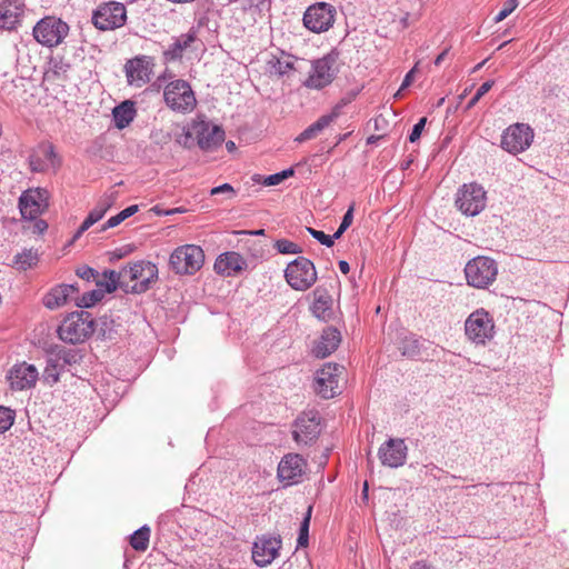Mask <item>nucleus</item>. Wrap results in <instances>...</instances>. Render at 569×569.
<instances>
[{"mask_svg": "<svg viewBox=\"0 0 569 569\" xmlns=\"http://www.w3.org/2000/svg\"><path fill=\"white\" fill-rule=\"evenodd\" d=\"M103 297L104 292L101 289L84 292L82 296L76 295V306L79 308H90L99 302Z\"/></svg>", "mask_w": 569, "mask_h": 569, "instance_id": "f704fd0d", "label": "nucleus"}, {"mask_svg": "<svg viewBox=\"0 0 569 569\" xmlns=\"http://www.w3.org/2000/svg\"><path fill=\"white\" fill-rule=\"evenodd\" d=\"M427 118H421L412 128L410 134H409V141L416 142L420 139L421 132L426 126Z\"/></svg>", "mask_w": 569, "mask_h": 569, "instance_id": "8fccbe9b", "label": "nucleus"}, {"mask_svg": "<svg viewBox=\"0 0 569 569\" xmlns=\"http://www.w3.org/2000/svg\"><path fill=\"white\" fill-rule=\"evenodd\" d=\"M486 203L487 192L479 183H465L457 192L456 206L466 216L479 214L486 208Z\"/></svg>", "mask_w": 569, "mask_h": 569, "instance_id": "0eeeda50", "label": "nucleus"}, {"mask_svg": "<svg viewBox=\"0 0 569 569\" xmlns=\"http://www.w3.org/2000/svg\"><path fill=\"white\" fill-rule=\"evenodd\" d=\"M220 193H224L229 198H232L233 196H236V191H234L233 187L230 183L220 184L218 187L212 188L211 191H210L211 196L220 194Z\"/></svg>", "mask_w": 569, "mask_h": 569, "instance_id": "864d4df0", "label": "nucleus"}, {"mask_svg": "<svg viewBox=\"0 0 569 569\" xmlns=\"http://www.w3.org/2000/svg\"><path fill=\"white\" fill-rule=\"evenodd\" d=\"M139 207L137 204H132L117 213L116 216L109 218L106 223L102 224L101 231H104L110 228H114L119 226L122 221L133 216L136 212H138Z\"/></svg>", "mask_w": 569, "mask_h": 569, "instance_id": "c9c22d12", "label": "nucleus"}, {"mask_svg": "<svg viewBox=\"0 0 569 569\" xmlns=\"http://www.w3.org/2000/svg\"><path fill=\"white\" fill-rule=\"evenodd\" d=\"M495 321L483 308L472 311L465 321V335L475 346H486L495 337Z\"/></svg>", "mask_w": 569, "mask_h": 569, "instance_id": "f03ea898", "label": "nucleus"}, {"mask_svg": "<svg viewBox=\"0 0 569 569\" xmlns=\"http://www.w3.org/2000/svg\"><path fill=\"white\" fill-rule=\"evenodd\" d=\"M76 274L79 278L89 281L91 278H96L98 276V272L89 266H80L79 268H77Z\"/></svg>", "mask_w": 569, "mask_h": 569, "instance_id": "3c124183", "label": "nucleus"}, {"mask_svg": "<svg viewBox=\"0 0 569 569\" xmlns=\"http://www.w3.org/2000/svg\"><path fill=\"white\" fill-rule=\"evenodd\" d=\"M336 8L327 2H318L308 7V17L318 18L320 33L328 31L335 23Z\"/></svg>", "mask_w": 569, "mask_h": 569, "instance_id": "bb28decb", "label": "nucleus"}, {"mask_svg": "<svg viewBox=\"0 0 569 569\" xmlns=\"http://www.w3.org/2000/svg\"><path fill=\"white\" fill-rule=\"evenodd\" d=\"M303 26L315 32V33H320V30H319V23H318V18L316 17H308V9L306 10L305 14H303Z\"/></svg>", "mask_w": 569, "mask_h": 569, "instance_id": "603ef678", "label": "nucleus"}, {"mask_svg": "<svg viewBox=\"0 0 569 569\" xmlns=\"http://www.w3.org/2000/svg\"><path fill=\"white\" fill-rule=\"evenodd\" d=\"M203 261V250L196 244L176 248L169 259L171 269L178 274H193L202 267Z\"/></svg>", "mask_w": 569, "mask_h": 569, "instance_id": "423d86ee", "label": "nucleus"}, {"mask_svg": "<svg viewBox=\"0 0 569 569\" xmlns=\"http://www.w3.org/2000/svg\"><path fill=\"white\" fill-rule=\"evenodd\" d=\"M80 353L70 348H58L49 353L47 365L43 370V379L50 386L59 381L61 372L67 370L70 366L80 362Z\"/></svg>", "mask_w": 569, "mask_h": 569, "instance_id": "6e6552de", "label": "nucleus"}, {"mask_svg": "<svg viewBox=\"0 0 569 569\" xmlns=\"http://www.w3.org/2000/svg\"><path fill=\"white\" fill-rule=\"evenodd\" d=\"M495 81L493 80H487L483 82L475 93V96L469 100V102L466 106V110L472 109L477 102L492 88Z\"/></svg>", "mask_w": 569, "mask_h": 569, "instance_id": "37998d69", "label": "nucleus"}, {"mask_svg": "<svg viewBox=\"0 0 569 569\" xmlns=\"http://www.w3.org/2000/svg\"><path fill=\"white\" fill-rule=\"evenodd\" d=\"M150 528L142 526L130 536V545L137 551H146L149 546Z\"/></svg>", "mask_w": 569, "mask_h": 569, "instance_id": "473e14b6", "label": "nucleus"}, {"mask_svg": "<svg viewBox=\"0 0 569 569\" xmlns=\"http://www.w3.org/2000/svg\"><path fill=\"white\" fill-rule=\"evenodd\" d=\"M57 154L52 143L42 142L29 157V164L32 171L42 172L49 166H56Z\"/></svg>", "mask_w": 569, "mask_h": 569, "instance_id": "a878e982", "label": "nucleus"}, {"mask_svg": "<svg viewBox=\"0 0 569 569\" xmlns=\"http://www.w3.org/2000/svg\"><path fill=\"white\" fill-rule=\"evenodd\" d=\"M447 53H448V49H445L440 54L437 56V58L433 60L435 68L441 67V62L445 59V57L447 56Z\"/></svg>", "mask_w": 569, "mask_h": 569, "instance_id": "052dcab7", "label": "nucleus"}, {"mask_svg": "<svg viewBox=\"0 0 569 569\" xmlns=\"http://www.w3.org/2000/svg\"><path fill=\"white\" fill-rule=\"evenodd\" d=\"M242 233H248L252 236H262L264 234V229L253 230V231H242Z\"/></svg>", "mask_w": 569, "mask_h": 569, "instance_id": "338daca9", "label": "nucleus"}, {"mask_svg": "<svg viewBox=\"0 0 569 569\" xmlns=\"http://www.w3.org/2000/svg\"><path fill=\"white\" fill-rule=\"evenodd\" d=\"M194 137L201 150L212 151L224 140V131L220 126L199 120L193 121L186 133V141Z\"/></svg>", "mask_w": 569, "mask_h": 569, "instance_id": "9d476101", "label": "nucleus"}, {"mask_svg": "<svg viewBox=\"0 0 569 569\" xmlns=\"http://www.w3.org/2000/svg\"><path fill=\"white\" fill-rule=\"evenodd\" d=\"M109 279H110V283H107V291L112 292L116 290L117 283L120 282L121 279H123L122 270L120 272L111 270L109 272Z\"/></svg>", "mask_w": 569, "mask_h": 569, "instance_id": "6e6d98bb", "label": "nucleus"}, {"mask_svg": "<svg viewBox=\"0 0 569 569\" xmlns=\"http://www.w3.org/2000/svg\"><path fill=\"white\" fill-rule=\"evenodd\" d=\"M79 288L76 284H57L43 297V305L50 310L61 308L70 301L76 302Z\"/></svg>", "mask_w": 569, "mask_h": 569, "instance_id": "4be33fe9", "label": "nucleus"}, {"mask_svg": "<svg viewBox=\"0 0 569 569\" xmlns=\"http://www.w3.org/2000/svg\"><path fill=\"white\" fill-rule=\"evenodd\" d=\"M38 376V369L33 365L21 362L14 365L10 369L8 373V380L10 382L11 389L24 390L32 388L36 385Z\"/></svg>", "mask_w": 569, "mask_h": 569, "instance_id": "412c9836", "label": "nucleus"}, {"mask_svg": "<svg viewBox=\"0 0 569 569\" xmlns=\"http://www.w3.org/2000/svg\"><path fill=\"white\" fill-rule=\"evenodd\" d=\"M117 191H110L100 197L94 208L89 212L79 229L72 237V241L78 240L90 227L100 221L106 212L116 203Z\"/></svg>", "mask_w": 569, "mask_h": 569, "instance_id": "aec40b11", "label": "nucleus"}, {"mask_svg": "<svg viewBox=\"0 0 569 569\" xmlns=\"http://www.w3.org/2000/svg\"><path fill=\"white\" fill-rule=\"evenodd\" d=\"M410 569H430V567L427 566L425 562L417 561L411 566Z\"/></svg>", "mask_w": 569, "mask_h": 569, "instance_id": "69168bd1", "label": "nucleus"}, {"mask_svg": "<svg viewBox=\"0 0 569 569\" xmlns=\"http://www.w3.org/2000/svg\"><path fill=\"white\" fill-rule=\"evenodd\" d=\"M353 210H355V206L351 204L348 210L346 211L343 218H342V223L346 224L347 227H350L351 223H352V220H353Z\"/></svg>", "mask_w": 569, "mask_h": 569, "instance_id": "bf43d9fd", "label": "nucleus"}, {"mask_svg": "<svg viewBox=\"0 0 569 569\" xmlns=\"http://www.w3.org/2000/svg\"><path fill=\"white\" fill-rule=\"evenodd\" d=\"M498 274L497 262L485 256L469 260L465 267L467 283L477 289H486L493 283Z\"/></svg>", "mask_w": 569, "mask_h": 569, "instance_id": "20e7f679", "label": "nucleus"}, {"mask_svg": "<svg viewBox=\"0 0 569 569\" xmlns=\"http://www.w3.org/2000/svg\"><path fill=\"white\" fill-rule=\"evenodd\" d=\"M112 117L114 126L118 129H124L136 117L134 103L130 100L121 102L119 106L113 108Z\"/></svg>", "mask_w": 569, "mask_h": 569, "instance_id": "c756f323", "label": "nucleus"}, {"mask_svg": "<svg viewBox=\"0 0 569 569\" xmlns=\"http://www.w3.org/2000/svg\"><path fill=\"white\" fill-rule=\"evenodd\" d=\"M339 269L342 273L347 274L349 271H350V266L347 261L345 260H340L339 263Z\"/></svg>", "mask_w": 569, "mask_h": 569, "instance_id": "680f3d73", "label": "nucleus"}, {"mask_svg": "<svg viewBox=\"0 0 569 569\" xmlns=\"http://www.w3.org/2000/svg\"><path fill=\"white\" fill-rule=\"evenodd\" d=\"M247 268L246 259L236 251L221 253L216 259L213 269L218 274L223 277L236 276Z\"/></svg>", "mask_w": 569, "mask_h": 569, "instance_id": "b1692460", "label": "nucleus"}, {"mask_svg": "<svg viewBox=\"0 0 569 569\" xmlns=\"http://www.w3.org/2000/svg\"><path fill=\"white\" fill-rule=\"evenodd\" d=\"M518 7V0H508L502 9L495 17V22L505 20L516 8Z\"/></svg>", "mask_w": 569, "mask_h": 569, "instance_id": "a18cd8bd", "label": "nucleus"}, {"mask_svg": "<svg viewBox=\"0 0 569 569\" xmlns=\"http://www.w3.org/2000/svg\"><path fill=\"white\" fill-rule=\"evenodd\" d=\"M320 130H319V123H312L310 124L308 128H306L297 138H296V141L297 142H305V141H308V140H311L313 138H316L318 134H320Z\"/></svg>", "mask_w": 569, "mask_h": 569, "instance_id": "c03bdc74", "label": "nucleus"}, {"mask_svg": "<svg viewBox=\"0 0 569 569\" xmlns=\"http://www.w3.org/2000/svg\"><path fill=\"white\" fill-rule=\"evenodd\" d=\"M342 236V232L337 230L332 236H329V238H332V244L335 243V240L339 239Z\"/></svg>", "mask_w": 569, "mask_h": 569, "instance_id": "774afa93", "label": "nucleus"}, {"mask_svg": "<svg viewBox=\"0 0 569 569\" xmlns=\"http://www.w3.org/2000/svg\"><path fill=\"white\" fill-rule=\"evenodd\" d=\"M281 182H282V180H281L279 172L270 174V176L266 177L263 180L264 186H277Z\"/></svg>", "mask_w": 569, "mask_h": 569, "instance_id": "13d9d810", "label": "nucleus"}, {"mask_svg": "<svg viewBox=\"0 0 569 569\" xmlns=\"http://www.w3.org/2000/svg\"><path fill=\"white\" fill-rule=\"evenodd\" d=\"M413 79H415V73H406V77H405L399 90L395 93V98H397V99L400 98L402 90H405L406 88L411 86V83L413 82Z\"/></svg>", "mask_w": 569, "mask_h": 569, "instance_id": "4d7b16f0", "label": "nucleus"}, {"mask_svg": "<svg viewBox=\"0 0 569 569\" xmlns=\"http://www.w3.org/2000/svg\"><path fill=\"white\" fill-rule=\"evenodd\" d=\"M93 331L94 319L84 310L69 313L58 328L59 338L72 345L86 341Z\"/></svg>", "mask_w": 569, "mask_h": 569, "instance_id": "f257e3e1", "label": "nucleus"}, {"mask_svg": "<svg viewBox=\"0 0 569 569\" xmlns=\"http://www.w3.org/2000/svg\"><path fill=\"white\" fill-rule=\"evenodd\" d=\"M341 64L340 52L337 49H332L329 53L312 62L313 71H335Z\"/></svg>", "mask_w": 569, "mask_h": 569, "instance_id": "7c9ffc66", "label": "nucleus"}, {"mask_svg": "<svg viewBox=\"0 0 569 569\" xmlns=\"http://www.w3.org/2000/svg\"><path fill=\"white\" fill-rule=\"evenodd\" d=\"M312 513V507L309 506L307 512L300 523L299 536L297 539L298 547H307L309 542V526Z\"/></svg>", "mask_w": 569, "mask_h": 569, "instance_id": "58836bf2", "label": "nucleus"}, {"mask_svg": "<svg viewBox=\"0 0 569 569\" xmlns=\"http://www.w3.org/2000/svg\"><path fill=\"white\" fill-rule=\"evenodd\" d=\"M307 460L299 453L284 455L277 469L279 481L284 487L302 482L307 472Z\"/></svg>", "mask_w": 569, "mask_h": 569, "instance_id": "4468645a", "label": "nucleus"}, {"mask_svg": "<svg viewBox=\"0 0 569 569\" xmlns=\"http://www.w3.org/2000/svg\"><path fill=\"white\" fill-rule=\"evenodd\" d=\"M167 106L174 111L189 112L196 106V97L190 84L183 80L168 83L163 91Z\"/></svg>", "mask_w": 569, "mask_h": 569, "instance_id": "f8f14e48", "label": "nucleus"}, {"mask_svg": "<svg viewBox=\"0 0 569 569\" xmlns=\"http://www.w3.org/2000/svg\"><path fill=\"white\" fill-rule=\"evenodd\" d=\"M93 26L102 31L114 30L127 21V9L121 2L109 1L100 4L92 13Z\"/></svg>", "mask_w": 569, "mask_h": 569, "instance_id": "1a4fd4ad", "label": "nucleus"}, {"mask_svg": "<svg viewBox=\"0 0 569 569\" xmlns=\"http://www.w3.org/2000/svg\"><path fill=\"white\" fill-rule=\"evenodd\" d=\"M39 232H43L48 228V223L44 220H38L34 224Z\"/></svg>", "mask_w": 569, "mask_h": 569, "instance_id": "0e129e2a", "label": "nucleus"}, {"mask_svg": "<svg viewBox=\"0 0 569 569\" xmlns=\"http://www.w3.org/2000/svg\"><path fill=\"white\" fill-rule=\"evenodd\" d=\"M24 4L20 0H2L0 2V28L14 30L21 22Z\"/></svg>", "mask_w": 569, "mask_h": 569, "instance_id": "5701e85b", "label": "nucleus"}, {"mask_svg": "<svg viewBox=\"0 0 569 569\" xmlns=\"http://www.w3.org/2000/svg\"><path fill=\"white\" fill-rule=\"evenodd\" d=\"M408 447L403 439L391 438L381 445L378 457L383 466L398 468L406 463Z\"/></svg>", "mask_w": 569, "mask_h": 569, "instance_id": "6ab92c4d", "label": "nucleus"}, {"mask_svg": "<svg viewBox=\"0 0 569 569\" xmlns=\"http://www.w3.org/2000/svg\"><path fill=\"white\" fill-rule=\"evenodd\" d=\"M152 66V59L150 57L138 56L126 62L124 71H148Z\"/></svg>", "mask_w": 569, "mask_h": 569, "instance_id": "e433bc0d", "label": "nucleus"}, {"mask_svg": "<svg viewBox=\"0 0 569 569\" xmlns=\"http://www.w3.org/2000/svg\"><path fill=\"white\" fill-rule=\"evenodd\" d=\"M197 32L190 29L187 33L177 37L164 51L166 61H172L182 57L183 51L196 40Z\"/></svg>", "mask_w": 569, "mask_h": 569, "instance_id": "c85d7f7f", "label": "nucleus"}, {"mask_svg": "<svg viewBox=\"0 0 569 569\" xmlns=\"http://www.w3.org/2000/svg\"><path fill=\"white\" fill-rule=\"evenodd\" d=\"M284 278L288 284L297 291L310 289L318 279L313 262L305 257H298L288 263Z\"/></svg>", "mask_w": 569, "mask_h": 569, "instance_id": "39448f33", "label": "nucleus"}, {"mask_svg": "<svg viewBox=\"0 0 569 569\" xmlns=\"http://www.w3.org/2000/svg\"><path fill=\"white\" fill-rule=\"evenodd\" d=\"M48 207V192L44 189H29L19 198V209L23 219L36 220Z\"/></svg>", "mask_w": 569, "mask_h": 569, "instance_id": "f3484780", "label": "nucleus"}, {"mask_svg": "<svg viewBox=\"0 0 569 569\" xmlns=\"http://www.w3.org/2000/svg\"><path fill=\"white\" fill-rule=\"evenodd\" d=\"M280 173V177H281V180H286L287 178L293 176L295 173V170L292 168H289V169H286V170H282L279 172Z\"/></svg>", "mask_w": 569, "mask_h": 569, "instance_id": "e2e57ef3", "label": "nucleus"}, {"mask_svg": "<svg viewBox=\"0 0 569 569\" xmlns=\"http://www.w3.org/2000/svg\"><path fill=\"white\" fill-rule=\"evenodd\" d=\"M422 343L415 335H409L400 341L399 350L403 357L416 359L421 356Z\"/></svg>", "mask_w": 569, "mask_h": 569, "instance_id": "2f4dec72", "label": "nucleus"}, {"mask_svg": "<svg viewBox=\"0 0 569 569\" xmlns=\"http://www.w3.org/2000/svg\"><path fill=\"white\" fill-rule=\"evenodd\" d=\"M16 413L10 408L0 406V433L6 432L14 422Z\"/></svg>", "mask_w": 569, "mask_h": 569, "instance_id": "a19ab883", "label": "nucleus"}, {"mask_svg": "<svg viewBox=\"0 0 569 569\" xmlns=\"http://www.w3.org/2000/svg\"><path fill=\"white\" fill-rule=\"evenodd\" d=\"M69 24L54 16L40 19L32 29L34 40L43 47L54 48L60 46L68 37Z\"/></svg>", "mask_w": 569, "mask_h": 569, "instance_id": "7ed1b4c3", "label": "nucleus"}, {"mask_svg": "<svg viewBox=\"0 0 569 569\" xmlns=\"http://www.w3.org/2000/svg\"><path fill=\"white\" fill-rule=\"evenodd\" d=\"M533 137V130L528 124H511L501 136V148L512 154L523 152L531 146Z\"/></svg>", "mask_w": 569, "mask_h": 569, "instance_id": "2eb2a0df", "label": "nucleus"}, {"mask_svg": "<svg viewBox=\"0 0 569 569\" xmlns=\"http://www.w3.org/2000/svg\"><path fill=\"white\" fill-rule=\"evenodd\" d=\"M126 74H127L128 82L130 84L141 86L142 83H146L150 80L148 77L149 73H126Z\"/></svg>", "mask_w": 569, "mask_h": 569, "instance_id": "5fc2aeb1", "label": "nucleus"}, {"mask_svg": "<svg viewBox=\"0 0 569 569\" xmlns=\"http://www.w3.org/2000/svg\"><path fill=\"white\" fill-rule=\"evenodd\" d=\"M123 280L134 281L130 288L133 293H142L150 289L151 283L158 279V268L150 261H137L129 267L122 268Z\"/></svg>", "mask_w": 569, "mask_h": 569, "instance_id": "9b49d317", "label": "nucleus"}, {"mask_svg": "<svg viewBox=\"0 0 569 569\" xmlns=\"http://www.w3.org/2000/svg\"><path fill=\"white\" fill-rule=\"evenodd\" d=\"M333 81V73H310L305 84L309 88L322 89Z\"/></svg>", "mask_w": 569, "mask_h": 569, "instance_id": "4c0bfd02", "label": "nucleus"}, {"mask_svg": "<svg viewBox=\"0 0 569 569\" xmlns=\"http://www.w3.org/2000/svg\"><path fill=\"white\" fill-rule=\"evenodd\" d=\"M311 311L313 316L320 320L328 321L331 318L332 299L326 290L320 288L315 290V300L311 306Z\"/></svg>", "mask_w": 569, "mask_h": 569, "instance_id": "cd10ccee", "label": "nucleus"}, {"mask_svg": "<svg viewBox=\"0 0 569 569\" xmlns=\"http://www.w3.org/2000/svg\"><path fill=\"white\" fill-rule=\"evenodd\" d=\"M320 421L319 412L313 410L302 412L293 423V440L303 446L313 443L321 432Z\"/></svg>", "mask_w": 569, "mask_h": 569, "instance_id": "ddd939ff", "label": "nucleus"}, {"mask_svg": "<svg viewBox=\"0 0 569 569\" xmlns=\"http://www.w3.org/2000/svg\"><path fill=\"white\" fill-rule=\"evenodd\" d=\"M307 231L310 233L311 237H313L316 240H318L321 244L330 248L332 247V238H329V234H326L323 231L316 230L313 228L308 227Z\"/></svg>", "mask_w": 569, "mask_h": 569, "instance_id": "de8ad7c7", "label": "nucleus"}, {"mask_svg": "<svg viewBox=\"0 0 569 569\" xmlns=\"http://www.w3.org/2000/svg\"><path fill=\"white\" fill-rule=\"evenodd\" d=\"M340 116L333 109L327 113L321 116L315 123H319V130L322 132L326 128H328L333 121H336Z\"/></svg>", "mask_w": 569, "mask_h": 569, "instance_id": "49530a36", "label": "nucleus"}, {"mask_svg": "<svg viewBox=\"0 0 569 569\" xmlns=\"http://www.w3.org/2000/svg\"><path fill=\"white\" fill-rule=\"evenodd\" d=\"M281 538L261 536L256 539L252 546V560L259 567L269 566L278 556L281 549Z\"/></svg>", "mask_w": 569, "mask_h": 569, "instance_id": "a211bd4d", "label": "nucleus"}, {"mask_svg": "<svg viewBox=\"0 0 569 569\" xmlns=\"http://www.w3.org/2000/svg\"><path fill=\"white\" fill-rule=\"evenodd\" d=\"M343 367L328 362L316 372L315 391L325 399L333 398L339 393V380Z\"/></svg>", "mask_w": 569, "mask_h": 569, "instance_id": "dca6fc26", "label": "nucleus"}, {"mask_svg": "<svg viewBox=\"0 0 569 569\" xmlns=\"http://www.w3.org/2000/svg\"><path fill=\"white\" fill-rule=\"evenodd\" d=\"M296 59L290 56L282 53L281 57L277 60L278 71H288L295 69Z\"/></svg>", "mask_w": 569, "mask_h": 569, "instance_id": "09e8293b", "label": "nucleus"}, {"mask_svg": "<svg viewBox=\"0 0 569 569\" xmlns=\"http://www.w3.org/2000/svg\"><path fill=\"white\" fill-rule=\"evenodd\" d=\"M274 248L282 254H297L302 252V248L299 244L288 239L277 240L274 242Z\"/></svg>", "mask_w": 569, "mask_h": 569, "instance_id": "ea45409f", "label": "nucleus"}, {"mask_svg": "<svg viewBox=\"0 0 569 569\" xmlns=\"http://www.w3.org/2000/svg\"><path fill=\"white\" fill-rule=\"evenodd\" d=\"M39 254L37 250L24 249L22 252L16 254L14 263L21 270H28L37 264Z\"/></svg>", "mask_w": 569, "mask_h": 569, "instance_id": "72a5a7b5", "label": "nucleus"}, {"mask_svg": "<svg viewBox=\"0 0 569 569\" xmlns=\"http://www.w3.org/2000/svg\"><path fill=\"white\" fill-rule=\"evenodd\" d=\"M341 342L340 331L333 327H327L322 330L317 340L312 353L317 358H326L337 350Z\"/></svg>", "mask_w": 569, "mask_h": 569, "instance_id": "393cba45", "label": "nucleus"}, {"mask_svg": "<svg viewBox=\"0 0 569 569\" xmlns=\"http://www.w3.org/2000/svg\"><path fill=\"white\" fill-rule=\"evenodd\" d=\"M362 87H357L346 92L332 109L340 116L342 113V109L356 99Z\"/></svg>", "mask_w": 569, "mask_h": 569, "instance_id": "79ce46f5", "label": "nucleus"}]
</instances>
